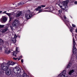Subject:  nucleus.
<instances>
[{"label":"nucleus","instance_id":"22","mask_svg":"<svg viewBox=\"0 0 77 77\" xmlns=\"http://www.w3.org/2000/svg\"><path fill=\"white\" fill-rule=\"evenodd\" d=\"M17 54V53H16V51H14L13 53V55L14 56H15V57H16L17 56V55H16Z\"/></svg>","mask_w":77,"mask_h":77},{"label":"nucleus","instance_id":"41","mask_svg":"<svg viewBox=\"0 0 77 77\" xmlns=\"http://www.w3.org/2000/svg\"><path fill=\"white\" fill-rule=\"evenodd\" d=\"M45 12H47V11H45Z\"/></svg>","mask_w":77,"mask_h":77},{"label":"nucleus","instance_id":"16","mask_svg":"<svg viewBox=\"0 0 77 77\" xmlns=\"http://www.w3.org/2000/svg\"><path fill=\"white\" fill-rule=\"evenodd\" d=\"M8 30V28L7 27L3 29H1V31L2 32V33H5V32H6Z\"/></svg>","mask_w":77,"mask_h":77},{"label":"nucleus","instance_id":"18","mask_svg":"<svg viewBox=\"0 0 77 77\" xmlns=\"http://www.w3.org/2000/svg\"><path fill=\"white\" fill-rule=\"evenodd\" d=\"M64 22L66 23V24L67 26H68V27H69L68 26L69 25V21L66 20Z\"/></svg>","mask_w":77,"mask_h":77},{"label":"nucleus","instance_id":"32","mask_svg":"<svg viewBox=\"0 0 77 77\" xmlns=\"http://www.w3.org/2000/svg\"><path fill=\"white\" fill-rule=\"evenodd\" d=\"M21 62H22V63H23V59L21 60Z\"/></svg>","mask_w":77,"mask_h":77},{"label":"nucleus","instance_id":"10","mask_svg":"<svg viewBox=\"0 0 77 77\" xmlns=\"http://www.w3.org/2000/svg\"><path fill=\"white\" fill-rule=\"evenodd\" d=\"M17 38V36L15 34L14 36V38H11V41L13 42V44H15L16 42V39Z\"/></svg>","mask_w":77,"mask_h":77},{"label":"nucleus","instance_id":"27","mask_svg":"<svg viewBox=\"0 0 77 77\" xmlns=\"http://www.w3.org/2000/svg\"><path fill=\"white\" fill-rule=\"evenodd\" d=\"M41 8H45V5H41Z\"/></svg>","mask_w":77,"mask_h":77},{"label":"nucleus","instance_id":"4","mask_svg":"<svg viewBox=\"0 0 77 77\" xmlns=\"http://www.w3.org/2000/svg\"><path fill=\"white\" fill-rule=\"evenodd\" d=\"M75 39L74 37L73 38V52L74 54L76 55V59L77 60V50L75 48Z\"/></svg>","mask_w":77,"mask_h":77},{"label":"nucleus","instance_id":"1","mask_svg":"<svg viewBox=\"0 0 77 77\" xmlns=\"http://www.w3.org/2000/svg\"><path fill=\"white\" fill-rule=\"evenodd\" d=\"M14 65V63L11 61H9L7 63H4L1 64V67L3 71H5L6 74L9 75L11 74V70L9 69L10 65L13 66Z\"/></svg>","mask_w":77,"mask_h":77},{"label":"nucleus","instance_id":"38","mask_svg":"<svg viewBox=\"0 0 77 77\" xmlns=\"http://www.w3.org/2000/svg\"><path fill=\"white\" fill-rule=\"evenodd\" d=\"M70 16V17L71 18H72V17H71V16Z\"/></svg>","mask_w":77,"mask_h":77},{"label":"nucleus","instance_id":"14","mask_svg":"<svg viewBox=\"0 0 77 77\" xmlns=\"http://www.w3.org/2000/svg\"><path fill=\"white\" fill-rule=\"evenodd\" d=\"M75 72V70L74 69L70 70V71L68 72V74L70 75H73L74 74V72Z\"/></svg>","mask_w":77,"mask_h":77},{"label":"nucleus","instance_id":"23","mask_svg":"<svg viewBox=\"0 0 77 77\" xmlns=\"http://www.w3.org/2000/svg\"><path fill=\"white\" fill-rule=\"evenodd\" d=\"M4 43L2 39H0V43L2 44Z\"/></svg>","mask_w":77,"mask_h":77},{"label":"nucleus","instance_id":"30","mask_svg":"<svg viewBox=\"0 0 77 77\" xmlns=\"http://www.w3.org/2000/svg\"><path fill=\"white\" fill-rule=\"evenodd\" d=\"M11 20H12V18L10 17V18L9 21H11Z\"/></svg>","mask_w":77,"mask_h":77},{"label":"nucleus","instance_id":"8","mask_svg":"<svg viewBox=\"0 0 77 77\" xmlns=\"http://www.w3.org/2000/svg\"><path fill=\"white\" fill-rule=\"evenodd\" d=\"M33 13H26L25 14V17L26 19H30L32 17Z\"/></svg>","mask_w":77,"mask_h":77},{"label":"nucleus","instance_id":"25","mask_svg":"<svg viewBox=\"0 0 77 77\" xmlns=\"http://www.w3.org/2000/svg\"><path fill=\"white\" fill-rule=\"evenodd\" d=\"M4 27V25H0V29H1V28H3Z\"/></svg>","mask_w":77,"mask_h":77},{"label":"nucleus","instance_id":"17","mask_svg":"<svg viewBox=\"0 0 77 77\" xmlns=\"http://www.w3.org/2000/svg\"><path fill=\"white\" fill-rule=\"evenodd\" d=\"M45 9H48L49 10V12H51V11H53V7L51 6V7H49L48 8H45Z\"/></svg>","mask_w":77,"mask_h":77},{"label":"nucleus","instance_id":"24","mask_svg":"<svg viewBox=\"0 0 77 77\" xmlns=\"http://www.w3.org/2000/svg\"><path fill=\"white\" fill-rule=\"evenodd\" d=\"M5 14H6L7 15H8L9 17H10V16L11 15V14L10 13H5Z\"/></svg>","mask_w":77,"mask_h":77},{"label":"nucleus","instance_id":"21","mask_svg":"<svg viewBox=\"0 0 77 77\" xmlns=\"http://www.w3.org/2000/svg\"><path fill=\"white\" fill-rule=\"evenodd\" d=\"M69 28L70 29V31L72 33V29H73L72 27L70 26V27H69Z\"/></svg>","mask_w":77,"mask_h":77},{"label":"nucleus","instance_id":"13","mask_svg":"<svg viewBox=\"0 0 77 77\" xmlns=\"http://www.w3.org/2000/svg\"><path fill=\"white\" fill-rule=\"evenodd\" d=\"M11 51L9 48H5V53L6 54H9Z\"/></svg>","mask_w":77,"mask_h":77},{"label":"nucleus","instance_id":"15","mask_svg":"<svg viewBox=\"0 0 77 77\" xmlns=\"http://www.w3.org/2000/svg\"><path fill=\"white\" fill-rule=\"evenodd\" d=\"M22 14V12L18 11L17 13L16 17H20V15H21Z\"/></svg>","mask_w":77,"mask_h":77},{"label":"nucleus","instance_id":"5","mask_svg":"<svg viewBox=\"0 0 77 77\" xmlns=\"http://www.w3.org/2000/svg\"><path fill=\"white\" fill-rule=\"evenodd\" d=\"M13 71L16 74H19L21 72L20 68L18 67H16L14 68L13 69Z\"/></svg>","mask_w":77,"mask_h":77},{"label":"nucleus","instance_id":"28","mask_svg":"<svg viewBox=\"0 0 77 77\" xmlns=\"http://www.w3.org/2000/svg\"><path fill=\"white\" fill-rule=\"evenodd\" d=\"M6 44L7 45H9V43H8V42H6Z\"/></svg>","mask_w":77,"mask_h":77},{"label":"nucleus","instance_id":"43","mask_svg":"<svg viewBox=\"0 0 77 77\" xmlns=\"http://www.w3.org/2000/svg\"><path fill=\"white\" fill-rule=\"evenodd\" d=\"M73 36V35H72Z\"/></svg>","mask_w":77,"mask_h":77},{"label":"nucleus","instance_id":"26","mask_svg":"<svg viewBox=\"0 0 77 77\" xmlns=\"http://www.w3.org/2000/svg\"><path fill=\"white\" fill-rule=\"evenodd\" d=\"M72 26L73 27H75V25L74 24H72Z\"/></svg>","mask_w":77,"mask_h":77},{"label":"nucleus","instance_id":"7","mask_svg":"<svg viewBox=\"0 0 77 77\" xmlns=\"http://www.w3.org/2000/svg\"><path fill=\"white\" fill-rule=\"evenodd\" d=\"M59 12L60 14H59V16H60V17L61 18H63H63H64L65 20H66V17L65 15L63 13V11L62 10H59Z\"/></svg>","mask_w":77,"mask_h":77},{"label":"nucleus","instance_id":"12","mask_svg":"<svg viewBox=\"0 0 77 77\" xmlns=\"http://www.w3.org/2000/svg\"><path fill=\"white\" fill-rule=\"evenodd\" d=\"M36 11H39L38 13H40V12H41L42 11V9H41V6H39L37 8H36L35 9Z\"/></svg>","mask_w":77,"mask_h":77},{"label":"nucleus","instance_id":"39","mask_svg":"<svg viewBox=\"0 0 77 77\" xmlns=\"http://www.w3.org/2000/svg\"><path fill=\"white\" fill-rule=\"evenodd\" d=\"M13 5H15V4H13Z\"/></svg>","mask_w":77,"mask_h":77},{"label":"nucleus","instance_id":"29","mask_svg":"<svg viewBox=\"0 0 77 77\" xmlns=\"http://www.w3.org/2000/svg\"><path fill=\"white\" fill-rule=\"evenodd\" d=\"M74 4L75 5H77V1H75L74 2Z\"/></svg>","mask_w":77,"mask_h":77},{"label":"nucleus","instance_id":"35","mask_svg":"<svg viewBox=\"0 0 77 77\" xmlns=\"http://www.w3.org/2000/svg\"><path fill=\"white\" fill-rule=\"evenodd\" d=\"M17 37H18V38H20V35H18L17 36Z\"/></svg>","mask_w":77,"mask_h":77},{"label":"nucleus","instance_id":"34","mask_svg":"<svg viewBox=\"0 0 77 77\" xmlns=\"http://www.w3.org/2000/svg\"><path fill=\"white\" fill-rule=\"evenodd\" d=\"M18 5H21V3H19Z\"/></svg>","mask_w":77,"mask_h":77},{"label":"nucleus","instance_id":"42","mask_svg":"<svg viewBox=\"0 0 77 77\" xmlns=\"http://www.w3.org/2000/svg\"><path fill=\"white\" fill-rule=\"evenodd\" d=\"M0 74H1V73L0 72Z\"/></svg>","mask_w":77,"mask_h":77},{"label":"nucleus","instance_id":"11","mask_svg":"<svg viewBox=\"0 0 77 77\" xmlns=\"http://www.w3.org/2000/svg\"><path fill=\"white\" fill-rule=\"evenodd\" d=\"M7 17L5 16H2V18L0 20V21H3V22H6L7 20Z\"/></svg>","mask_w":77,"mask_h":77},{"label":"nucleus","instance_id":"33","mask_svg":"<svg viewBox=\"0 0 77 77\" xmlns=\"http://www.w3.org/2000/svg\"><path fill=\"white\" fill-rule=\"evenodd\" d=\"M2 50V48L0 47V50Z\"/></svg>","mask_w":77,"mask_h":77},{"label":"nucleus","instance_id":"19","mask_svg":"<svg viewBox=\"0 0 77 77\" xmlns=\"http://www.w3.org/2000/svg\"><path fill=\"white\" fill-rule=\"evenodd\" d=\"M20 57L22 58V56H21L20 57V56H19V57H18V58H13V59H14V60H17V59H18V60H20V59H21Z\"/></svg>","mask_w":77,"mask_h":77},{"label":"nucleus","instance_id":"6","mask_svg":"<svg viewBox=\"0 0 77 77\" xmlns=\"http://www.w3.org/2000/svg\"><path fill=\"white\" fill-rule=\"evenodd\" d=\"M58 77H68V75L66 74V71L63 70L58 75Z\"/></svg>","mask_w":77,"mask_h":77},{"label":"nucleus","instance_id":"2","mask_svg":"<svg viewBox=\"0 0 77 77\" xmlns=\"http://www.w3.org/2000/svg\"><path fill=\"white\" fill-rule=\"evenodd\" d=\"M61 0H58L57 3V5H59V6L63 9H65L67 8V4L68 3L69 1L66 0L63 2H62V3H60Z\"/></svg>","mask_w":77,"mask_h":77},{"label":"nucleus","instance_id":"36","mask_svg":"<svg viewBox=\"0 0 77 77\" xmlns=\"http://www.w3.org/2000/svg\"><path fill=\"white\" fill-rule=\"evenodd\" d=\"M2 13V11H0V14H1V13Z\"/></svg>","mask_w":77,"mask_h":77},{"label":"nucleus","instance_id":"3","mask_svg":"<svg viewBox=\"0 0 77 77\" xmlns=\"http://www.w3.org/2000/svg\"><path fill=\"white\" fill-rule=\"evenodd\" d=\"M19 21L17 20H14L13 22L12 23V26H10V28L12 30H14V29L13 28V27H17L18 26H19Z\"/></svg>","mask_w":77,"mask_h":77},{"label":"nucleus","instance_id":"40","mask_svg":"<svg viewBox=\"0 0 77 77\" xmlns=\"http://www.w3.org/2000/svg\"><path fill=\"white\" fill-rule=\"evenodd\" d=\"M20 31V30L18 31V32H19Z\"/></svg>","mask_w":77,"mask_h":77},{"label":"nucleus","instance_id":"20","mask_svg":"<svg viewBox=\"0 0 77 77\" xmlns=\"http://www.w3.org/2000/svg\"><path fill=\"white\" fill-rule=\"evenodd\" d=\"M16 51L17 53H18L19 51H20V50H19V48L16 47Z\"/></svg>","mask_w":77,"mask_h":77},{"label":"nucleus","instance_id":"31","mask_svg":"<svg viewBox=\"0 0 77 77\" xmlns=\"http://www.w3.org/2000/svg\"><path fill=\"white\" fill-rule=\"evenodd\" d=\"M6 11H5L3 12V14H6Z\"/></svg>","mask_w":77,"mask_h":77},{"label":"nucleus","instance_id":"37","mask_svg":"<svg viewBox=\"0 0 77 77\" xmlns=\"http://www.w3.org/2000/svg\"><path fill=\"white\" fill-rule=\"evenodd\" d=\"M75 32H77V29H76Z\"/></svg>","mask_w":77,"mask_h":77},{"label":"nucleus","instance_id":"9","mask_svg":"<svg viewBox=\"0 0 77 77\" xmlns=\"http://www.w3.org/2000/svg\"><path fill=\"white\" fill-rule=\"evenodd\" d=\"M75 56V55H74L73 57H72V56L71 60L70 61L69 64L67 65L66 68H69L71 67V62H72V61L74 59V57Z\"/></svg>","mask_w":77,"mask_h":77}]
</instances>
